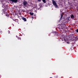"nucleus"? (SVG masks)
Segmentation results:
<instances>
[{
	"mask_svg": "<svg viewBox=\"0 0 78 78\" xmlns=\"http://www.w3.org/2000/svg\"><path fill=\"white\" fill-rule=\"evenodd\" d=\"M42 2L44 3H46V1L45 0H42Z\"/></svg>",
	"mask_w": 78,
	"mask_h": 78,
	"instance_id": "nucleus-12",
	"label": "nucleus"
},
{
	"mask_svg": "<svg viewBox=\"0 0 78 78\" xmlns=\"http://www.w3.org/2000/svg\"><path fill=\"white\" fill-rule=\"evenodd\" d=\"M18 39L19 40H21V37H18Z\"/></svg>",
	"mask_w": 78,
	"mask_h": 78,
	"instance_id": "nucleus-14",
	"label": "nucleus"
},
{
	"mask_svg": "<svg viewBox=\"0 0 78 78\" xmlns=\"http://www.w3.org/2000/svg\"><path fill=\"white\" fill-rule=\"evenodd\" d=\"M59 27H58V28L59 29H63L64 28V25L61 24V25H59Z\"/></svg>",
	"mask_w": 78,
	"mask_h": 78,
	"instance_id": "nucleus-4",
	"label": "nucleus"
},
{
	"mask_svg": "<svg viewBox=\"0 0 78 78\" xmlns=\"http://www.w3.org/2000/svg\"><path fill=\"white\" fill-rule=\"evenodd\" d=\"M53 33L54 34H55L54 35H55L56 36H57L58 34V33L57 32H53Z\"/></svg>",
	"mask_w": 78,
	"mask_h": 78,
	"instance_id": "nucleus-7",
	"label": "nucleus"
},
{
	"mask_svg": "<svg viewBox=\"0 0 78 78\" xmlns=\"http://www.w3.org/2000/svg\"><path fill=\"white\" fill-rule=\"evenodd\" d=\"M2 3L3 4V8H4L5 10L7 11L8 9V5H5V3H6V1H5L4 0H2Z\"/></svg>",
	"mask_w": 78,
	"mask_h": 78,
	"instance_id": "nucleus-1",
	"label": "nucleus"
},
{
	"mask_svg": "<svg viewBox=\"0 0 78 78\" xmlns=\"http://www.w3.org/2000/svg\"><path fill=\"white\" fill-rule=\"evenodd\" d=\"M19 14L20 15L21 14V13H19Z\"/></svg>",
	"mask_w": 78,
	"mask_h": 78,
	"instance_id": "nucleus-23",
	"label": "nucleus"
},
{
	"mask_svg": "<svg viewBox=\"0 0 78 78\" xmlns=\"http://www.w3.org/2000/svg\"><path fill=\"white\" fill-rule=\"evenodd\" d=\"M1 76H2L1 75H0V78H1Z\"/></svg>",
	"mask_w": 78,
	"mask_h": 78,
	"instance_id": "nucleus-21",
	"label": "nucleus"
},
{
	"mask_svg": "<svg viewBox=\"0 0 78 78\" xmlns=\"http://www.w3.org/2000/svg\"><path fill=\"white\" fill-rule=\"evenodd\" d=\"M64 41H68V38H64Z\"/></svg>",
	"mask_w": 78,
	"mask_h": 78,
	"instance_id": "nucleus-10",
	"label": "nucleus"
},
{
	"mask_svg": "<svg viewBox=\"0 0 78 78\" xmlns=\"http://www.w3.org/2000/svg\"><path fill=\"white\" fill-rule=\"evenodd\" d=\"M30 14L31 16H33V15H34V13H32L31 12H30Z\"/></svg>",
	"mask_w": 78,
	"mask_h": 78,
	"instance_id": "nucleus-11",
	"label": "nucleus"
},
{
	"mask_svg": "<svg viewBox=\"0 0 78 78\" xmlns=\"http://www.w3.org/2000/svg\"><path fill=\"white\" fill-rule=\"evenodd\" d=\"M70 36L69 35V37H70Z\"/></svg>",
	"mask_w": 78,
	"mask_h": 78,
	"instance_id": "nucleus-24",
	"label": "nucleus"
},
{
	"mask_svg": "<svg viewBox=\"0 0 78 78\" xmlns=\"http://www.w3.org/2000/svg\"><path fill=\"white\" fill-rule=\"evenodd\" d=\"M9 0V1H11L12 3H17V2H18V0Z\"/></svg>",
	"mask_w": 78,
	"mask_h": 78,
	"instance_id": "nucleus-5",
	"label": "nucleus"
},
{
	"mask_svg": "<svg viewBox=\"0 0 78 78\" xmlns=\"http://www.w3.org/2000/svg\"><path fill=\"white\" fill-rule=\"evenodd\" d=\"M52 1L53 5H54V6H55V8H58V6L57 4H56V2L55 1L52 0Z\"/></svg>",
	"mask_w": 78,
	"mask_h": 78,
	"instance_id": "nucleus-2",
	"label": "nucleus"
},
{
	"mask_svg": "<svg viewBox=\"0 0 78 78\" xmlns=\"http://www.w3.org/2000/svg\"><path fill=\"white\" fill-rule=\"evenodd\" d=\"M74 2H75L76 1V0H73Z\"/></svg>",
	"mask_w": 78,
	"mask_h": 78,
	"instance_id": "nucleus-22",
	"label": "nucleus"
},
{
	"mask_svg": "<svg viewBox=\"0 0 78 78\" xmlns=\"http://www.w3.org/2000/svg\"><path fill=\"white\" fill-rule=\"evenodd\" d=\"M13 19V21H15V19Z\"/></svg>",
	"mask_w": 78,
	"mask_h": 78,
	"instance_id": "nucleus-18",
	"label": "nucleus"
},
{
	"mask_svg": "<svg viewBox=\"0 0 78 78\" xmlns=\"http://www.w3.org/2000/svg\"><path fill=\"white\" fill-rule=\"evenodd\" d=\"M10 18H11V19H12V17L10 16Z\"/></svg>",
	"mask_w": 78,
	"mask_h": 78,
	"instance_id": "nucleus-20",
	"label": "nucleus"
},
{
	"mask_svg": "<svg viewBox=\"0 0 78 78\" xmlns=\"http://www.w3.org/2000/svg\"><path fill=\"white\" fill-rule=\"evenodd\" d=\"M50 78H51V77H50Z\"/></svg>",
	"mask_w": 78,
	"mask_h": 78,
	"instance_id": "nucleus-26",
	"label": "nucleus"
},
{
	"mask_svg": "<svg viewBox=\"0 0 78 78\" xmlns=\"http://www.w3.org/2000/svg\"><path fill=\"white\" fill-rule=\"evenodd\" d=\"M22 19L24 20V22H27V19L24 17H22Z\"/></svg>",
	"mask_w": 78,
	"mask_h": 78,
	"instance_id": "nucleus-6",
	"label": "nucleus"
},
{
	"mask_svg": "<svg viewBox=\"0 0 78 78\" xmlns=\"http://www.w3.org/2000/svg\"><path fill=\"white\" fill-rule=\"evenodd\" d=\"M23 4L24 6H27V5H28V2L25 0H24L23 2Z\"/></svg>",
	"mask_w": 78,
	"mask_h": 78,
	"instance_id": "nucleus-3",
	"label": "nucleus"
},
{
	"mask_svg": "<svg viewBox=\"0 0 78 78\" xmlns=\"http://www.w3.org/2000/svg\"><path fill=\"white\" fill-rule=\"evenodd\" d=\"M6 16H7V17H10V16L8 14H6Z\"/></svg>",
	"mask_w": 78,
	"mask_h": 78,
	"instance_id": "nucleus-13",
	"label": "nucleus"
},
{
	"mask_svg": "<svg viewBox=\"0 0 78 78\" xmlns=\"http://www.w3.org/2000/svg\"><path fill=\"white\" fill-rule=\"evenodd\" d=\"M38 2H41L42 0H37Z\"/></svg>",
	"mask_w": 78,
	"mask_h": 78,
	"instance_id": "nucleus-15",
	"label": "nucleus"
},
{
	"mask_svg": "<svg viewBox=\"0 0 78 78\" xmlns=\"http://www.w3.org/2000/svg\"><path fill=\"white\" fill-rule=\"evenodd\" d=\"M60 15H61V17L60 19V20H61L62 19V13H61Z\"/></svg>",
	"mask_w": 78,
	"mask_h": 78,
	"instance_id": "nucleus-9",
	"label": "nucleus"
},
{
	"mask_svg": "<svg viewBox=\"0 0 78 78\" xmlns=\"http://www.w3.org/2000/svg\"><path fill=\"white\" fill-rule=\"evenodd\" d=\"M67 43H68V42H67Z\"/></svg>",
	"mask_w": 78,
	"mask_h": 78,
	"instance_id": "nucleus-25",
	"label": "nucleus"
},
{
	"mask_svg": "<svg viewBox=\"0 0 78 78\" xmlns=\"http://www.w3.org/2000/svg\"><path fill=\"white\" fill-rule=\"evenodd\" d=\"M78 38V36H76V38Z\"/></svg>",
	"mask_w": 78,
	"mask_h": 78,
	"instance_id": "nucleus-19",
	"label": "nucleus"
},
{
	"mask_svg": "<svg viewBox=\"0 0 78 78\" xmlns=\"http://www.w3.org/2000/svg\"><path fill=\"white\" fill-rule=\"evenodd\" d=\"M8 33H9V34H10V31H8Z\"/></svg>",
	"mask_w": 78,
	"mask_h": 78,
	"instance_id": "nucleus-16",
	"label": "nucleus"
},
{
	"mask_svg": "<svg viewBox=\"0 0 78 78\" xmlns=\"http://www.w3.org/2000/svg\"><path fill=\"white\" fill-rule=\"evenodd\" d=\"M75 18V16H73V15H72L71 16V18L72 19H74Z\"/></svg>",
	"mask_w": 78,
	"mask_h": 78,
	"instance_id": "nucleus-8",
	"label": "nucleus"
},
{
	"mask_svg": "<svg viewBox=\"0 0 78 78\" xmlns=\"http://www.w3.org/2000/svg\"><path fill=\"white\" fill-rule=\"evenodd\" d=\"M76 31L77 33H78V29H77V30H76Z\"/></svg>",
	"mask_w": 78,
	"mask_h": 78,
	"instance_id": "nucleus-17",
	"label": "nucleus"
}]
</instances>
